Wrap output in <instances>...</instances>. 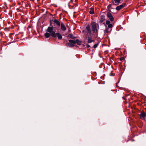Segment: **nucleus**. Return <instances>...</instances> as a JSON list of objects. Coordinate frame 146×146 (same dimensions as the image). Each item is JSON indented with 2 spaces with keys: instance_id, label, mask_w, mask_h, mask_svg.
<instances>
[{
  "instance_id": "nucleus-4",
  "label": "nucleus",
  "mask_w": 146,
  "mask_h": 146,
  "mask_svg": "<svg viewBox=\"0 0 146 146\" xmlns=\"http://www.w3.org/2000/svg\"><path fill=\"white\" fill-rule=\"evenodd\" d=\"M98 22L100 23H102L105 21V19L104 16L103 15H101L99 17Z\"/></svg>"
},
{
  "instance_id": "nucleus-24",
  "label": "nucleus",
  "mask_w": 146,
  "mask_h": 146,
  "mask_svg": "<svg viewBox=\"0 0 146 146\" xmlns=\"http://www.w3.org/2000/svg\"><path fill=\"white\" fill-rule=\"evenodd\" d=\"M86 46L87 48H89L90 47V46L88 44H87Z\"/></svg>"
},
{
  "instance_id": "nucleus-8",
  "label": "nucleus",
  "mask_w": 146,
  "mask_h": 146,
  "mask_svg": "<svg viewBox=\"0 0 146 146\" xmlns=\"http://www.w3.org/2000/svg\"><path fill=\"white\" fill-rule=\"evenodd\" d=\"M107 15L111 21H113L114 18L112 15L110 13H107Z\"/></svg>"
},
{
  "instance_id": "nucleus-1",
  "label": "nucleus",
  "mask_w": 146,
  "mask_h": 146,
  "mask_svg": "<svg viewBox=\"0 0 146 146\" xmlns=\"http://www.w3.org/2000/svg\"><path fill=\"white\" fill-rule=\"evenodd\" d=\"M92 28V31L94 33L98 34V32L99 29V26L98 24L96 22L92 21L91 23Z\"/></svg>"
},
{
  "instance_id": "nucleus-2",
  "label": "nucleus",
  "mask_w": 146,
  "mask_h": 146,
  "mask_svg": "<svg viewBox=\"0 0 146 146\" xmlns=\"http://www.w3.org/2000/svg\"><path fill=\"white\" fill-rule=\"evenodd\" d=\"M82 33H83L85 34L87 36H93L92 30L89 25L86 26V30H83L82 31Z\"/></svg>"
},
{
  "instance_id": "nucleus-26",
  "label": "nucleus",
  "mask_w": 146,
  "mask_h": 146,
  "mask_svg": "<svg viewBox=\"0 0 146 146\" xmlns=\"http://www.w3.org/2000/svg\"><path fill=\"white\" fill-rule=\"evenodd\" d=\"M98 83H99V84H100V82H98Z\"/></svg>"
},
{
  "instance_id": "nucleus-18",
  "label": "nucleus",
  "mask_w": 146,
  "mask_h": 146,
  "mask_svg": "<svg viewBox=\"0 0 146 146\" xmlns=\"http://www.w3.org/2000/svg\"><path fill=\"white\" fill-rule=\"evenodd\" d=\"M111 7H112V4H109L107 7L108 9V10H110V9H111Z\"/></svg>"
},
{
  "instance_id": "nucleus-11",
  "label": "nucleus",
  "mask_w": 146,
  "mask_h": 146,
  "mask_svg": "<svg viewBox=\"0 0 146 146\" xmlns=\"http://www.w3.org/2000/svg\"><path fill=\"white\" fill-rule=\"evenodd\" d=\"M121 0H113L112 3L115 5H117L120 3Z\"/></svg>"
},
{
  "instance_id": "nucleus-19",
  "label": "nucleus",
  "mask_w": 146,
  "mask_h": 146,
  "mask_svg": "<svg viewBox=\"0 0 146 146\" xmlns=\"http://www.w3.org/2000/svg\"><path fill=\"white\" fill-rule=\"evenodd\" d=\"M113 26V25L112 24H110L108 25V27L109 28H112Z\"/></svg>"
},
{
  "instance_id": "nucleus-10",
  "label": "nucleus",
  "mask_w": 146,
  "mask_h": 146,
  "mask_svg": "<svg viewBox=\"0 0 146 146\" xmlns=\"http://www.w3.org/2000/svg\"><path fill=\"white\" fill-rule=\"evenodd\" d=\"M53 22L57 26L59 27L61 25V23L58 20L55 19L54 20Z\"/></svg>"
},
{
  "instance_id": "nucleus-9",
  "label": "nucleus",
  "mask_w": 146,
  "mask_h": 146,
  "mask_svg": "<svg viewBox=\"0 0 146 146\" xmlns=\"http://www.w3.org/2000/svg\"><path fill=\"white\" fill-rule=\"evenodd\" d=\"M93 36H88V40L87 42L88 43H90L94 41V40L92 39V37Z\"/></svg>"
},
{
  "instance_id": "nucleus-12",
  "label": "nucleus",
  "mask_w": 146,
  "mask_h": 146,
  "mask_svg": "<svg viewBox=\"0 0 146 146\" xmlns=\"http://www.w3.org/2000/svg\"><path fill=\"white\" fill-rule=\"evenodd\" d=\"M56 37L57 36L59 39H61L62 38V36L59 33H56Z\"/></svg>"
},
{
  "instance_id": "nucleus-3",
  "label": "nucleus",
  "mask_w": 146,
  "mask_h": 146,
  "mask_svg": "<svg viewBox=\"0 0 146 146\" xmlns=\"http://www.w3.org/2000/svg\"><path fill=\"white\" fill-rule=\"evenodd\" d=\"M47 31L50 33L51 35L54 38L56 37V33L54 31H53V27H48L47 28Z\"/></svg>"
},
{
  "instance_id": "nucleus-22",
  "label": "nucleus",
  "mask_w": 146,
  "mask_h": 146,
  "mask_svg": "<svg viewBox=\"0 0 146 146\" xmlns=\"http://www.w3.org/2000/svg\"><path fill=\"white\" fill-rule=\"evenodd\" d=\"M120 60L121 61H123L124 60V58L123 57H121L120 58Z\"/></svg>"
},
{
  "instance_id": "nucleus-16",
  "label": "nucleus",
  "mask_w": 146,
  "mask_h": 146,
  "mask_svg": "<svg viewBox=\"0 0 146 146\" xmlns=\"http://www.w3.org/2000/svg\"><path fill=\"white\" fill-rule=\"evenodd\" d=\"M68 37L71 38L72 39H75L76 37L73 36V35L72 34H70L68 36Z\"/></svg>"
},
{
  "instance_id": "nucleus-13",
  "label": "nucleus",
  "mask_w": 146,
  "mask_h": 146,
  "mask_svg": "<svg viewBox=\"0 0 146 146\" xmlns=\"http://www.w3.org/2000/svg\"><path fill=\"white\" fill-rule=\"evenodd\" d=\"M89 13L91 14H93L94 13V8L93 7H92L90 9Z\"/></svg>"
},
{
  "instance_id": "nucleus-25",
  "label": "nucleus",
  "mask_w": 146,
  "mask_h": 146,
  "mask_svg": "<svg viewBox=\"0 0 146 146\" xmlns=\"http://www.w3.org/2000/svg\"><path fill=\"white\" fill-rule=\"evenodd\" d=\"M50 26H52V25L51 24V23L50 24Z\"/></svg>"
},
{
  "instance_id": "nucleus-23",
  "label": "nucleus",
  "mask_w": 146,
  "mask_h": 146,
  "mask_svg": "<svg viewBox=\"0 0 146 146\" xmlns=\"http://www.w3.org/2000/svg\"><path fill=\"white\" fill-rule=\"evenodd\" d=\"M97 46L98 45L97 44H95L94 45L93 47L94 48H96L97 47Z\"/></svg>"
},
{
  "instance_id": "nucleus-20",
  "label": "nucleus",
  "mask_w": 146,
  "mask_h": 146,
  "mask_svg": "<svg viewBox=\"0 0 146 146\" xmlns=\"http://www.w3.org/2000/svg\"><path fill=\"white\" fill-rule=\"evenodd\" d=\"M106 23L107 25H108L110 24V22L109 21H107L106 22Z\"/></svg>"
},
{
  "instance_id": "nucleus-7",
  "label": "nucleus",
  "mask_w": 146,
  "mask_h": 146,
  "mask_svg": "<svg viewBox=\"0 0 146 146\" xmlns=\"http://www.w3.org/2000/svg\"><path fill=\"white\" fill-rule=\"evenodd\" d=\"M125 5V4L124 3L121 5H120L119 6H117L116 8V9L117 10L119 11L120 9H121L122 8L124 7Z\"/></svg>"
},
{
  "instance_id": "nucleus-17",
  "label": "nucleus",
  "mask_w": 146,
  "mask_h": 146,
  "mask_svg": "<svg viewBox=\"0 0 146 146\" xmlns=\"http://www.w3.org/2000/svg\"><path fill=\"white\" fill-rule=\"evenodd\" d=\"M75 42H76V43L78 45H80L81 44V41H80L78 39H76Z\"/></svg>"
},
{
  "instance_id": "nucleus-21",
  "label": "nucleus",
  "mask_w": 146,
  "mask_h": 146,
  "mask_svg": "<svg viewBox=\"0 0 146 146\" xmlns=\"http://www.w3.org/2000/svg\"><path fill=\"white\" fill-rule=\"evenodd\" d=\"M105 31L107 33H108L109 31H108V28H106V30H105Z\"/></svg>"
},
{
  "instance_id": "nucleus-6",
  "label": "nucleus",
  "mask_w": 146,
  "mask_h": 146,
  "mask_svg": "<svg viewBox=\"0 0 146 146\" xmlns=\"http://www.w3.org/2000/svg\"><path fill=\"white\" fill-rule=\"evenodd\" d=\"M69 41L70 42L69 45L70 46L73 47L74 46V45L76 44L75 41L73 40H69Z\"/></svg>"
},
{
  "instance_id": "nucleus-14",
  "label": "nucleus",
  "mask_w": 146,
  "mask_h": 146,
  "mask_svg": "<svg viewBox=\"0 0 146 146\" xmlns=\"http://www.w3.org/2000/svg\"><path fill=\"white\" fill-rule=\"evenodd\" d=\"M140 116L141 117L144 118L146 117V114L144 112H142L141 113Z\"/></svg>"
},
{
  "instance_id": "nucleus-5",
  "label": "nucleus",
  "mask_w": 146,
  "mask_h": 146,
  "mask_svg": "<svg viewBox=\"0 0 146 146\" xmlns=\"http://www.w3.org/2000/svg\"><path fill=\"white\" fill-rule=\"evenodd\" d=\"M60 26L61 31H65L66 30V28L63 22L61 23V25Z\"/></svg>"
},
{
  "instance_id": "nucleus-15",
  "label": "nucleus",
  "mask_w": 146,
  "mask_h": 146,
  "mask_svg": "<svg viewBox=\"0 0 146 146\" xmlns=\"http://www.w3.org/2000/svg\"><path fill=\"white\" fill-rule=\"evenodd\" d=\"M50 35L51 34H50L49 33L47 32L46 33L44 34L45 37L47 38L49 37Z\"/></svg>"
}]
</instances>
